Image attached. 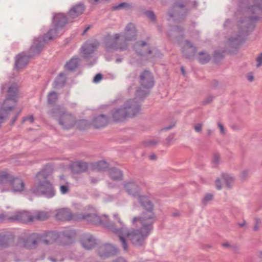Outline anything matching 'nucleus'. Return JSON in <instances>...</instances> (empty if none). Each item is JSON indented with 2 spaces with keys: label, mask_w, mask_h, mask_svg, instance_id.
I'll return each mask as SVG.
<instances>
[{
  "label": "nucleus",
  "mask_w": 262,
  "mask_h": 262,
  "mask_svg": "<svg viewBox=\"0 0 262 262\" xmlns=\"http://www.w3.org/2000/svg\"><path fill=\"white\" fill-rule=\"evenodd\" d=\"M123 187L125 191L130 195L134 197H139L140 192V188L137 183L133 180L124 182Z\"/></svg>",
  "instance_id": "a211bd4d"
},
{
  "label": "nucleus",
  "mask_w": 262,
  "mask_h": 262,
  "mask_svg": "<svg viewBox=\"0 0 262 262\" xmlns=\"http://www.w3.org/2000/svg\"><path fill=\"white\" fill-rule=\"evenodd\" d=\"M13 236L9 233L0 234V247H7L13 241Z\"/></svg>",
  "instance_id": "2f4dec72"
},
{
  "label": "nucleus",
  "mask_w": 262,
  "mask_h": 262,
  "mask_svg": "<svg viewBox=\"0 0 262 262\" xmlns=\"http://www.w3.org/2000/svg\"><path fill=\"white\" fill-rule=\"evenodd\" d=\"M59 234L55 231H50L42 234H39L40 244L46 245H51L58 242Z\"/></svg>",
  "instance_id": "f3484780"
},
{
  "label": "nucleus",
  "mask_w": 262,
  "mask_h": 262,
  "mask_svg": "<svg viewBox=\"0 0 262 262\" xmlns=\"http://www.w3.org/2000/svg\"><path fill=\"white\" fill-rule=\"evenodd\" d=\"M117 249L108 244L100 246L98 249L99 255L104 258L114 256L117 254Z\"/></svg>",
  "instance_id": "aec40b11"
},
{
  "label": "nucleus",
  "mask_w": 262,
  "mask_h": 262,
  "mask_svg": "<svg viewBox=\"0 0 262 262\" xmlns=\"http://www.w3.org/2000/svg\"><path fill=\"white\" fill-rule=\"evenodd\" d=\"M45 45L41 39L38 38L33 40V42L30 48L28 54L23 52L18 54L15 58V67L16 69L23 68L28 64L31 58L38 55L44 48Z\"/></svg>",
  "instance_id": "39448f33"
},
{
  "label": "nucleus",
  "mask_w": 262,
  "mask_h": 262,
  "mask_svg": "<svg viewBox=\"0 0 262 262\" xmlns=\"http://www.w3.org/2000/svg\"><path fill=\"white\" fill-rule=\"evenodd\" d=\"M147 45L146 42L144 41H138L136 42V46L143 47Z\"/></svg>",
  "instance_id": "e2e57ef3"
},
{
  "label": "nucleus",
  "mask_w": 262,
  "mask_h": 262,
  "mask_svg": "<svg viewBox=\"0 0 262 262\" xmlns=\"http://www.w3.org/2000/svg\"><path fill=\"white\" fill-rule=\"evenodd\" d=\"M20 111H19L14 116V117L12 118V121H11V122L10 123V125H14V124L15 123V122H16L18 116L20 114Z\"/></svg>",
  "instance_id": "052dcab7"
},
{
  "label": "nucleus",
  "mask_w": 262,
  "mask_h": 262,
  "mask_svg": "<svg viewBox=\"0 0 262 262\" xmlns=\"http://www.w3.org/2000/svg\"><path fill=\"white\" fill-rule=\"evenodd\" d=\"M158 142L156 140H150L144 142L145 146H150L156 145Z\"/></svg>",
  "instance_id": "13d9d810"
},
{
  "label": "nucleus",
  "mask_w": 262,
  "mask_h": 262,
  "mask_svg": "<svg viewBox=\"0 0 262 262\" xmlns=\"http://www.w3.org/2000/svg\"><path fill=\"white\" fill-rule=\"evenodd\" d=\"M80 59L77 56L73 57L64 66V68L70 72L74 71L79 66Z\"/></svg>",
  "instance_id": "7c9ffc66"
},
{
  "label": "nucleus",
  "mask_w": 262,
  "mask_h": 262,
  "mask_svg": "<svg viewBox=\"0 0 262 262\" xmlns=\"http://www.w3.org/2000/svg\"><path fill=\"white\" fill-rule=\"evenodd\" d=\"M217 126H218V127L220 129V132H221V134H225V130H224V127L222 123L219 122L217 123Z\"/></svg>",
  "instance_id": "0e129e2a"
},
{
  "label": "nucleus",
  "mask_w": 262,
  "mask_h": 262,
  "mask_svg": "<svg viewBox=\"0 0 262 262\" xmlns=\"http://www.w3.org/2000/svg\"><path fill=\"white\" fill-rule=\"evenodd\" d=\"M139 82L142 88L150 89L155 84L154 77L152 73L147 70L142 71L139 77Z\"/></svg>",
  "instance_id": "f8f14e48"
},
{
  "label": "nucleus",
  "mask_w": 262,
  "mask_h": 262,
  "mask_svg": "<svg viewBox=\"0 0 262 262\" xmlns=\"http://www.w3.org/2000/svg\"><path fill=\"white\" fill-rule=\"evenodd\" d=\"M63 113H64V112H62L59 106L54 107L50 112V115L54 118L60 117Z\"/></svg>",
  "instance_id": "a19ab883"
},
{
  "label": "nucleus",
  "mask_w": 262,
  "mask_h": 262,
  "mask_svg": "<svg viewBox=\"0 0 262 262\" xmlns=\"http://www.w3.org/2000/svg\"><path fill=\"white\" fill-rule=\"evenodd\" d=\"M114 262H127L126 260L123 257H118Z\"/></svg>",
  "instance_id": "338daca9"
},
{
  "label": "nucleus",
  "mask_w": 262,
  "mask_h": 262,
  "mask_svg": "<svg viewBox=\"0 0 262 262\" xmlns=\"http://www.w3.org/2000/svg\"><path fill=\"white\" fill-rule=\"evenodd\" d=\"M91 165L93 170H96L98 171H104L108 169L109 164L105 161H99L97 162L91 163Z\"/></svg>",
  "instance_id": "72a5a7b5"
},
{
  "label": "nucleus",
  "mask_w": 262,
  "mask_h": 262,
  "mask_svg": "<svg viewBox=\"0 0 262 262\" xmlns=\"http://www.w3.org/2000/svg\"><path fill=\"white\" fill-rule=\"evenodd\" d=\"M168 36L171 40L180 44L184 37V29L181 26H176L169 31Z\"/></svg>",
  "instance_id": "6ab92c4d"
},
{
  "label": "nucleus",
  "mask_w": 262,
  "mask_h": 262,
  "mask_svg": "<svg viewBox=\"0 0 262 262\" xmlns=\"http://www.w3.org/2000/svg\"><path fill=\"white\" fill-rule=\"evenodd\" d=\"M215 187L218 190H221L222 188V185L221 180L219 178H217L215 181Z\"/></svg>",
  "instance_id": "4d7b16f0"
},
{
  "label": "nucleus",
  "mask_w": 262,
  "mask_h": 262,
  "mask_svg": "<svg viewBox=\"0 0 262 262\" xmlns=\"http://www.w3.org/2000/svg\"><path fill=\"white\" fill-rule=\"evenodd\" d=\"M121 35L116 33L112 37L111 35H107L105 37V49L106 51L111 50L123 51L128 49V44L125 41L118 42V40Z\"/></svg>",
  "instance_id": "1a4fd4ad"
},
{
  "label": "nucleus",
  "mask_w": 262,
  "mask_h": 262,
  "mask_svg": "<svg viewBox=\"0 0 262 262\" xmlns=\"http://www.w3.org/2000/svg\"><path fill=\"white\" fill-rule=\"evenodd\" d=\"M96 47L97 46L94 43H87L83 46L81 49L84 57L89 58L94 52Z\"/></svg>",
  "instance_id": "473e14b6"
},
{
  "label": "nucleus",
  "mask_w": 262,
  "mask_h": 262,
  "mask_svg": "<svg viewBox=\"0 0 262 262\" xmlns=\"http://www.w3.org/2000/svg\"><path fill=\"white\" fill-rule=\"evenodd\" d=\"M257 62L256 67L258 68L262 64V53H260L256 59Z\"/></svg>",
  "instance_id": "603ef678"
},
{
  "label": "nucleus",
  "mask_w": 262,
  "mask_h": 262,
  "mask_svg": "<svg viewBox=\"0 0 262 262\" xmlns=\"http://www.w3.org/2000/svg\"><path fill=\"white\" fill-rule=\"evenodd\" d=\"M145 15L149 18L152 21L156 20V16L152 11L147 10L144 12Z\"/></svg>",
  "instance_id": "a18cd8bd"
},
{
  "label": "nucleus",
  "mask_w": 262,
  "mask_h": 262,
  "mask_svg": "<svg viewBox=\"0 0 262 262\" xmlns=\"http://www.w3.org/2000/svg\"><path fill=\"white\" fill-rule=\"evenodd\" d=\"M110 178L114 181H120L123 180V172L117 167H112L108 169Z\"/></svg>",
  "instance_id": "c756f323"
},
{
  "label": "nucleus",
  "mask_w": 262,
  "mask_h": 262,
  "mask_svg": "<svg viewBox=\"0 0 262 262\" xmlns=\"http://www.w3.org/2000/svg\"><path fill=\"white\" fill-rule=\"evenodd\" d=\"M108 117L105 115L101 114L95 117L92 121V125L97 128L103 127L107 125L108 122Z\"/></svg>",
  "instance_id": "bb28decb"
},
{
  "label": "nucleus",
  "mask_w": 262,
  "mask_h": 262,
  "mask_svg": "<svg viewBox=\"0 0 262 262\" xmlns=\"http://www.w3.org/2000/svg\"><path fill=\"white\" fill-rule=\"evenodd\" d=\"M27 120L29 121L30 123H32L34 121V117L32 115H31L29 117H26L23 118L21 121V123H24V122Z\"/></svg>",
  "instance_id": "5fc2aeb1"
},
{
  "label": "nucleus",
  "mask_w": 262,
  "mask_h": 262,
  "mask_svg": "<svg viewBox=\"0 0 262 262\" xmlns=\"http://www.w3.org/2000/svg\"><path fill=\"white\" fill-rule=\"evenodd\" d=\"M248 174V171L247 170L243 171L241 173L242 179H245Z\"/></svg>",
  "instance_id": "69168bd1"
},
{
  "label": "nucleus",
  "mask_w": 262,
  "mask_h": 262,
  "mask_svg": "<svg viewBox=\"0 0 262 262\" xmlns=\"http://www.w3.org/2000/svg\"><path fill=\"white\" fill-rule=\"evenodd\" d=\"M114 217H115V219L116 220H117L118 221V224H119V226H117L116 225H115V226L117 228H118L119 227H122V226H125L123 224V222L121 221L119 217V215L118 213H115L114 214Z\"/></svg>",
  "instance_id": "09e8293b"
},
{
  "label": "nucleus",
  "mask_w": 262,
  "mask_h": 262,
  "mask_svg": "<svg viewBox=\"0 0 262 262\" xmlns=\"http://www.w3.org/2000/svg\"><path fill=\"white\" fill-rule=\"evenodd\" d=\"M9 219L12 221H17L21 222L33 221V216L27 211L17 212Z\"/></svg>",
  "instance_id": "cd10ccee"
},
{
  "label": "nucleus",
  "mask_w": 262,
  "mask_h": 262,
  "mask_svg": "<svg viewBox=\"0 0 262 262\" xmlns=\"http://www.w3.org/2000/svg\"><path fill=\"white\" fill-rule=\"evenodd\" d=\"M49 214L46 211H38L35 215L33 216V221L35 220L38 221H45L49 217Z\"/></svg>",
  "instance_id": "58836bf2"
},
{
  "label": "nucleus",
  "mask_w": 262,
  "mask_h": 262,
  "mask_svg": "<svg viewBox=\"0 0 262 262\" xmlns=\"http://www.w3.org/2000/svg\"><path fill=\"white\" fill-rule=\"evenodd\" d=\"M253 1L254 5L248 7L247 12L255 15L242 17L237 24L238 34L228 40L233 48H236L245 41L244 36L249 35L255 28L257 21L262 18V0Z\"/></svg>",
  "instance_id": "f257e3e1"
},
{
  "label": "nucleus",
  "mask_w": 262,
  "mask_h": 262,
  "mask_svg": "<svg viewBox=\"0 0 262 262\" xmlns=\"http://www.w3.org/2000/svg\"><path fill=\"white\" fill-rule=\"evenodd\" d=\"M185 42L186 46L182 48L183 55L187 59H192L197 51V48L189 40H186Z\"/></svg>",
  "instance_id": "393cba45"
},
{
  "label": "nucleus",
  "mask_w": 262,
  "mask_h": 262,
  "mask_svg": "<svg viewBox=\"0 0 262 262\" xmlns=\"http://www.w3.org/2000/svg\"><path fill=\"white\" fill-rule=\"evenodd\" d=\"M81 243L86 249L91 250L96 245V239L90 234H84L81 238Z\"/></svg>",
  "instance_id": "a878e982"
},
{
  "label": "nucleus",
  "mask_w": 262,
  "mask_h": 262,
  "mask_svg": "<svg viewBox=\"0 0 262 262\" xmlns=\"http://www.w3.org/2000/svg\"><path fill=\"white\" fill-rule=\"evenodd\" d=\"M52 173V168L50 165H46L43 169L36 176L38 178L37 187L31 189L33 193L43 195L47 198H51L55 195V190L53 184L48 180Z\"/></svg>",
  "instance_id": "f03ea898"
},
{
  "label": "nucleus",
  "mask_w": 262,
  "mask_h": 262,
  "mask_svg": "<svg viewBox=\"0 0 262 262\" xmlns=\"http://www.w3.org/2000/svg\"><path fill=\"white\" fill-rule=\"evenodd\" d=\"M57 98V94L56 92L54 91L50 92L48 95V103L51 105L54 104Z\"/></svg>",
  "instance_id": "79ce46f5"
},
{
  "label": "nucleus",
  "mask_w": 262,
  "mask_h": 262,
  "mask_svg": "<svg viewBox=\"0 0 262 262\" xmlns=\"http://www.w3.org/2000/svg\"><path fill=\"white\" fill-rule=\"evenodd\" d=\"M59 234L58 242L63 245L71 243L73 238L75 236L76 232L73 230H66Z\"/></svg>",
  "instance_id": "412c9836"
},
{
  "label": "nucleus",
  "mask_w": 262,
  "mask_h": 262,
  "mask_svg": "<svg viewBox=\"0 0 262 262\" xmlns=\"http://www.w3.org/2000/svg\"><path fill=\"white\" fill-rule=\"evenodd\" d=\"M132 5L125 2H123L119 4L118 5H115L112 7L113 11L117 10L125 9L128 10L132 8Z\"/></svg>",
  "instance_id": "ea45409f"
},
{
  "label": "nucleus",
  "mask_w": 262,
  "mask_h": 262,
  "mask_svg": "<svg viewBox=\"0 0 262 262\" xmlns=\"http://www.w3.org/2000/svg\"><path fill=\"white\" fill-rule=\"evenodd\" d=\"M102 78L103 75L100 73H98L94 76L93 81L96 83L98 82L102 79Z\"/></svg>",
  "instance_id": "6e6d98bb"
},
{
  "label": "nucleus",
  "mask_w": 262,
  "mask_h": 262,
  "mask_svg": "<svg viewBox=\"0 0 262 262\" xmlns=\"http://www.w3.org/2000/svg\"><path fill=\"white\" fill-rule=\"evenodd\" d=\"M88 168V164L82 161H76L71 165V170L73 173L84 172Z\"/></svg>",
  "instance_id": "c85d7f7f"
},
{
  "label": "nucleus",
  "mask_w": 262,
  "mask_h": 262,
  "mask_svg": "<svg viewBox=\"0 0 262 262\" xmlns=\"http://www.w3.org/2000/svg\"><path fill=\"white\" fill-rule=\"evenodd\" d=\"M111 114L113 121L115 122H123L127 118H129L128 112L125 110L123 105L113 108Z\"/></svg>",
  "instance_id": "2eb2a0df"
},
{
  "label": "nucleus",
  "mask_w": 262,
  "mask_h": 262,
  "mask_svg": "<svg viewBox=\"0 0 262 262\" xmlns=\"http://www.w3.org/2000/svg\"><path fill=\"white\" fill-rule=\"evenodd\" d=\"M202 126L203 125L202 123L196 124L194 127L195 131L197 133L201 132L202 130Z\"/></svg>",
  "instance_id": "bf43d9fd"
},
{
  "label": "nucleus",
  "mask_w": 262,
  "mask_h": 262,
  "mask_svg": "<svg viewBox=\"0 0 262 262\" xmlns=\"http://www.w3.org/2000/svg\"><path fill=\"white\" fill-rule=\"evenodd\" d=\"M210 86L212 89H217L220 88V82L216 79H213L210 81Z\"/></svg>",
  "instance_id": "49530a36"
},
{
  "label": "nucleus",
  "mask_w": 262,
  "mask_h": 262,
  "mask_svg": "<svg viewBox=\"0 0 262 262\" xmlns=\"http://www.w3.org/2000/svg\"><path fill=\"white\" fill-rule=\"evenodd\" d=\"M138 201L144 211L141 216H136L132 220V224L135 225L137 221H142L153 224L156 221V216L154 212V204L150 198L145 195H140Z\"/></svg>",
  "instance_id": "7ed1b4c3"
},
{
  "label": "nucleus",
  "mask_w": 262,
  "mask_h": 262,
  "mask_svg": "<svg viewBox=\"0 0 262 262\" xmlns=\"http://www.w3.org/2000/svg\"><path fill=\"white\" fill-rule=\"evenodd\" d=\"M220 158L217 154H215L213 156L212 162L213 164L217 165L220 162Z\"/></svg>",
  "instance_id": "864d4df0"
},
{
  "label": "nucleus",
  "mask_w": 262,
  "mask_h": 262,
  "mask_svg": "<svg viewBox=\"0 0 262 262\" xmlns=\"http://www.w3.org/2000/svg\"><path fill=\"white\" fill-rule=\"evenodd\" d=\"M174 134H171L170 135H169L166 139V141L167 142V143L169 145L170 143V142L171 141V140H173V139L174 138Z\"/></svg>",
  "instance_id": "680f3d73"
},
{
  "label": "nucleus",
  "mask_w": 262,
  "mask_h": 262,
  "mask_svg": "<svg viewBox=\"0 0 262 262\" xmlns=\"http://www.w3.org/2000/svg\"><path fill=\"white\" fill-rule=\"evenodd\" d=\"M221 177L225 181L226 187L230 189L232 187L231 184L233 183L234 180L233 177L225 173H223Z\"/></svg>",
  "instance_id": "4c0bfd02"
},
{
  "label": "nucleus",
  "mask_w": 262,
  "mask_h": 262,
  "mask_svg": "<svg viewBox=\"0 0 262 262\" xmlns=\"http://www.w3.org/2000/svg\"><path fill=\"white\" fill-rule=\"evenodd\" d=\"M60 190L62 194H66L69 192L70 189L68 185H63L60 186Z\"/></svg>",
  "instance_id": "de8ad7c7"
},
{
  "label": "nucleus",
  "mask_w": 262,
  "mask_h": 262,
  "mask_svg": "<svg viewBox=\"0 0 262 262\" xmlns=\"http://www.w3.org/2000/svg\"><path fill=\"white\" fill-rule=\"evenodd\" d=\"M211 57L209 54L205 51H201L199 53L198 60L201 64H205L209 61Z\"/></svg>",
  "instance_id": "e433bc0d"
},
{
  "label": "nucleus",
  "mask_w": 262,
  "mask_h": 262,
  "mask_svg": "<svg viewBox=\"0 0 262 262\" xmlns=\"http://www.w3.org/2000/svg\"><path fill=\"white\" fill-rule=\"evenodd\" d=\"M123 105L125 110L128 112L129 117L136 116L141 110V105L136 99L127 100Z\"/></svg>",
  "instance_id": "4468645a"
},
{
  "label": "nucleus",
  "mask_w": 262,
  "mask_h": 262,
  "mask_svg": "<svg viewBox=\"0 0 262 262\" xmlns=\"http://www.w3.org/2000/svg\"><path fill=\"white\" fill-rule=\"evenodd\" d=\"M122 36L124 38L123 41L135 40L137 38V31L134 25L129 23L126 26L125 32Z\"/></svg>",
  "instance_id": "5701e85b"
},
{
  "label": "nucleus",
  "mask_w": 262,
  "mask_h": 262,
  "mask_svg": "<svg viewBox=\"0 0 262 262\" xmlns=\"http://www.w3.org/2000/svg\"><path fill=\"white\" fill-rule=\"evenodd\" d=\"M2 175H6V176L0 179V184L9 183L12 186L13 191L21 192L24 190L25 183L21 179L14 177L10 173L5 171L0 173V177L2 176Z\"/></svg>",
  "instance_id": "9d476101"
},
{
  "label": "nucleus",
  "mask_w": 262,
  "mask_h": 262,
  "mask_svg": "<svg viewBox=\"0 0 262 262\" xmlns=\"http://www.w3.org/2000/svg\"><path fill=\"white\" fill-rule=\"evenodd\" d=\"M255 225L253 227V230L256 231L259 230V225L261 224V221L259 219L256 218L255 219Z\"/></svg>",
  "instance_id": "3c124183"
},
{
  "label": "nucleus",
  "mask_w": 262,
  "mask_h": 262,
  "mask_svg": "<svg viewBox=\"0 0 262 262\" xmlns=\"http://www.w3.org/2000/svg\"><path fill=\"white\" fill-rule=\"evenodd\" d=\"M19 243L28 249H33L40 244L39 234L33 233L19 238Z\"/></svg>",
  "instance_id": "9b49d317"
},
{
  "label": "nucleus",
  "mask_w": 262,
  "mask_h": 262,
  "mask_svg": "<svg viewBox=\"0 0 262 262\" xmlns=\"http://www.w3.org/2000/svg\"><path fill=\"white\" fill-rule=\"evenodd\" d=\"M1 90L2 94H8L1 108L7 110L10 114V112L13 111L16 106L18 93V86L15 83L8 82L2 84Z\"/></svg>",
  "instance_id": "423d86ee"
},
{
  "label": "nucleus",
  "mask_w": 262,
  "mask_h": 262,
  "mask_svg": "<svg viewBox=\"0 0 262 262\" xmlns=\"http://www.w3.org/2000/svg\"><path fill=\"white\" fill-rule=\"evenodd\" d=\"M224 52H221L219 51H215L213 55L214 61L218 63L224 58Z\"/></svg>",
  "instance_id": "37998d69"
},
{
  "label": "nucleus",
  "mask_w": 262,
  "mask_h": 262,
  "mask_svg": "<svg viewBox=\"0 0 262 262\" xmlns=\"http://www.w3.org/2000/svg\"><path fill=\"white\" fill-rule=\"evenodd\" d=\"M90 180L92 184H96L99 181V179L98 178L94 177H91Z\"/></svg>",
  "instance_id": "774afa93"
},
{
  "label": "nucleus",
  "mask_w": 262,
  "mask_h": 262,
  "mask_svg": "<svg viewBox=\"0 0 262 262\" xmlns=\"http://www.w3.org/2000/svg\"><path fill=\"white\" fill-rule=\"evenodd\" d=\"M58 123L63 129H69L73 127L75 123L74 117L71 114L63 113L58 119Z\"/></svg>",
  "instance_id": "dca6fc26"
},
{
  "label": "nucleus",
  "mask_w": 262,
  "mask_h": 262,
  "mask_svg": "<svg viewBox=\"0 0 262 262\" xmlns=\"http://www.w3.org/2000/svg\"><path fill=\"white\" fill-rule=\"evenodd\" d=\"M69 21L70 20L64 14H56L52 20L53 28L50 29L42 37H39L38 38L41 39L45 45L49 40L55 38L57 35L58 30L62 29Z\"/></svg>",
  "instance_id": "0eeeda50"
},
{
  "label": "nucleus",
  "mask_w": 262,
  "mask_h": 262,
  "mask_svg": "<svg viewBox=\"0 0 262 262\" xmlns=\"http://www.w3.org/2000/svg\"><path fill=\"white\" fill-rule=\"evenodd\" d=\"M139 223L141 228L138 229H133L129 231L127 230V238L135 246L139 247L144 245L145 241L153 229V224L142 221H137L135 225L138 226Z\"/></svg>",
  "instance_id": "20e7f679"
},
{
  "label": "nucleus",
  "mask_w": 262,
  "mask_h": 262,
  "mask_svg": "<svg viewBox=\"0 0 262 262\" xmlns=\"http://www.w3.org/2000/svg\"><path fill=\"white\" fill-rule=\"evenodd\" d=\"M85 9V7L82 4H78L73 6L67 13L69 19H75L81 15L84 11Z\"/></svg>",
  "instance_id": "b1692460"
},
{
  "label": "nucleus",
  "mask_w": 262,
  "mask_h": 262,
  "mask_svg": "<svg viewBox=\"0 0 262 262\" xmlns=\"http://www.w3.org/2000/svg\"><path fill=\"white\" fill-rule=\"evenodd\" d=\"M110 231L117 234L119 238V241L121 243V245L125 251H127L128 246L127 242L123 235H126L127 237V228L125 226L119 227L116 228L115 225L113 226H108Z\"/></svg>",
  "instance_id": "ddd939ff"
},
{
  "label": "nucleus",
  "mask_w": 262,
  "mask_h": 262,
  "mask_svg": "<svg viewBox=\"0 0 262 262\" xmlns=\"http://www.w3.org/2000/svg\"><path fill=\"white\" fill-rule=\"evenodd\" d=\"M79 219L86 220L89 223L94 225H101L110 230L107 226H113L114 224L110 221L108 216L104 214L102 216H99L95 213L80 214Z\"/></svg>",
  "instance_id": "6e6552de"
},
{
  "label": "nucleus",
  "mask_w": 262,
  "mask_h": 262,
  "mask_svg": "<svg viewBox=\"0 0 262 262\" xmlns=\"http://www.w3.org/2000/svg\"><path fill=\"white\" fill-rule=\"evenodd\" d=\"M214 98V97L212 96H211V95L208 96L207 97V98H206L205 99H204V101H203V104L206 105V104H208L211 103L213 101Z\"/></svg>",
  "instance_id": "8fccbe9b"
},
{
  "label": "nucleus",
  "mask_w": 262,
  "mask_h": 262,
  "mask_svg": "<svg viewBox=\"0 0 262 262\" xmlns=\"http://www.w3.org/2000/svg\"><path fill=\"white\" fill-rule=\"evenodd\" d=\"M66 83V77L64 73H60L53 82L55 89L63 87Z\"/></svg>",
  "instance_id": "f704fd0d"
},
{
  "label": "nucleus",
  "mask_w": 262,
  "mask_h": 262,
  "mask_svg": "<svg viewBox=\"0 0 262 262\" xmlns=\"http://www.w3.org/2000/svg\"><path fill=\"white\" fill-rule=\"evenodd\" d=\"M213 199V195L211 193L206 194L202 201L203 206H206L209 201H211Z\"/></svg>",
  "instance_id": "c03bdc74"
},
{
  "label": "nucleus",
  "mask_w": 262,
  "mask_h": 262,
  "mask_svg": "<svg viewBox=\"0 0 262 262\" xmlns=\"http://www.w3.org/2000/svg\"><path fill=\"white\" fill-rule=\"evenodd\" d=\"M55 216L58 220L62 221H69L78 219L75 217V215L73 214L70 209L68 208L58 209L57 211Z\"/></svg>",
  "instance_id": "4be33fe9"
},
{
  "label": "nucleus",
  "mask_w": 262,
  "mask_h": 262,
  "mask_svg": "<svg viewBox=\"0 0 262 262\" xmlns=\"http://www.w3.org/2000/svg\"><path fill=\"white\" fill-rule=\"evenodd\" d=\"M148 89H142L141 88H138L136 92V100L137 101H143L145 97L148 95L149 91Z\"/></svg>",
  "instance_id": "c9c22d12"
}]
</instances>
